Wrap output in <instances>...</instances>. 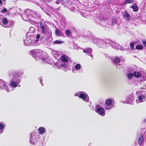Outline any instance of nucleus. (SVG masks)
I'll return each instance as SVG.
<instances>
[{"mask_svg": "<svg viewBox=\"0 0 146 146\" xmlns=\"http://www.w3.org/2000/svg\"><path fill=\"white\" fill-rule=\"evenodd\" d=\"M133 75L137 78H139L141 77V74L140 72H137L136 71H134L133 73Z\"/></svg>", "mask_w": 146, "mask_h": 146, "instance_id": "nucleus-13", "label": "nucleus"}, {"mask_svg": "<svg viewBox=\"0 0 146 146\" xmlns=\"http://www.w3.org/2000/svg\"><path fill=\"white\" fill-rule=\"evenodd\" d=\"M20 81L19 78H13L11 81L10 85L14 88L16 87L18 84L20 83Z\"/></svg>", "mask_w": 146, "mask_h": 146, "instance_id": "nucleus-1", "label": "nucleus"}, {"mask_svg": "<svg viewBox=\"0 0 146 146\" xmlns=\"http://www.w3.org/2000/svg\"><path fill=\"white\" fill-rule=\"evenodd\" d=\"M123 16L126 19V20L127 21H129L131 19V17L129 15L126 11H125L124 12Z\"/></svg>", "mask_w": 146, "mask_h": 146, "instance_id": "nucleus-6", "label": "nucleus"}, {"mask_svg": "<svg viewBox=\"0 0 146 146\" xmlns=\"http://www.w3.org/2000/svg\"><path fill=\"white\" fill-rule=\"evenodd\" d=\"M23 73L19 72H16L13 74V77L15 78H18V77H20Z\"/></svg>", "mask_w": 146, "mask_h": 146, "instance_id": "nucleus-9", "label": "nucleus"}, {"mask_svg": "<svg viewBox=\"0 0 146 146\" xmlns=\"http://www.w3.org/2000/svg\"><path fill=\"white\" fill-rule=\"evenodd\" d=\"M135 43V42H132L130 43V47L131 50H133L134 49V46Z\"/></svg>", "mask_w": 146, "mask_h": 146, "instance_id": "nucleus-21", "label": "nucleus"}, {"mask_svg": "<svg viewBox=\"0 0 146 146\" xmlns=\"http://www.w3.org/2000/svg\"><path fill=\"white\" fill-rule=\"evenodd\" d=\"M65 33L66 35L68 36H71L70 34L71 33V31L68 30H66L65 31Z\"/></svg>", "mask_w": 146, "mask_h": 146, "instance_id": "nucleus-24", "label": "nucleus"}, {"mask_svg": "<svg viewBox=\"0 0 146 146\" xmlns=\"http://www.w3.org/2000/svg\"><path fill=\"white\" fill-rule=\"evenodd\" d=\"M96 112L102 116H104L105 115V112L104 109L102 108H98Z\"/></svg>", "mask_w": 146, "mask_h": 146, "instance_id": "nucleus-5", "label": "nucleus"}, {"mask_svg": "<svg viewBox=\"0 0 146 146\" xmlns=\"http://www.w3.org/2000/svg\"><path fill=\"white\" fill-rule=\"evenodd\" d=\"M39 27L42 29V33L44 34L46 33V29L45 28L44 24L42 22L40 23Z\"/></svg>", "mask_w": 146, "mask_h": 146, "instance_id": "nucleus-7", "label": "nucleus"}, {"mask_svg": "<svg viewBox=\"0 0 146 146\" xmlns=\"http://www.w3.org/2000/svg\"><path fill=\"white\" fill-rule=\"evenodd\" d=\"M131 97L132 98V99L133 98V96L132 95L131 96Z\"/></svg>", "mask_w": 146, "mask_h": 146, "instance_id": "nucleus-35", "label": "nucleus"}, {"mask_svg": "<svg viewBox=\"0 0 146 146\" xmlns=\"http://www.w3.org/2000/svg\"><path fill=\"white\" fill-rule=\"evenodd\" d=\"M40 37V35L39 34H37L36 36V40H35L36 42H37L38 41V39H39Z\"/></svg>", "mask_w": 146, "mask_h": 146, "instance_id": "nucleus-30", "label": "nucleus"}, {"mask_svg": "<svg viewBox=\"0 0 146 146\" xmlns=\"http://www.w3.org/2000/svg\"><path fill=\"white\" fill-rule=\"evenodd\" d=\"M143 48V47L142 44H138L136 46V49L137 50H141Z\"/></svg>", "mask_w": 146, "mask_h": 146, "instance_id": "nucleus-20", "label": "nucleus"}, {"mask_svg": "<svg viewBox=\"0 0 146 146\" xmlns=\"http://www.w3.org/2000/svg\"><path fill=\"white\" fill-rule=\"evenodd\" d=\"M131 7L133 8V11H137L138 10L137 6L135 4L132 6Z\"/></svg>", "mask_w": 146, "mask_h": 146, "instance_id": "nucleus-19", "label": "nucleus"}, {"mask_svg": "<svg viewBox=\"0 0 146 146\" xmlns=\"http://www.w3.org/2000/svg\"><path fill=\"white\" fill-rule=\"evenodd\" d=\"M5 125L0 123V130H1L4 128Z\"/></svg>", "mask_w": 146, "mask_h": 146, "instance_id": "nucleus-29", "label": "nucleus"}, {"mask_svg": "<svg viewBox=\"0 0 146 146\" xmlns=\"http://www.w3.org/2000/svg\"><path fill=\"white\" fill-rule=\"evenodd\" d=\"M79 97L83 100H84L86 98V96L84 94L81 93L80 94Z\"/></svg>", "mask_w": 146, "mask_h": 146, "instance_id": "nucleus-17", "label": "nucleus"}, {"mask_svg": "<svg viewBox=\"0 0 146 146\" xmlns=\"http://www.w3.org/2000/svg\"><path fill=\"white\" fill-rule=\"evenodd\" d=\"M30 142H32H32V138H31L30 139Z\"/></svg>", "mask_w": 146, "mask_h": 146, "instance_id": "nucleus-34", "label": "nucleus"}, {"mask_svg": "<svg viewBox=\"0 0 146 146\" xmlns=\"http://www.w3.org/2000/svg\"><path fill=\"white\" fill-rule=\"evenodd\" d=\"M117 21V17L116 16H115L113 18L112 21V25H114L116 24Z\"/></svg>", "mask_w": 146, "mask_h": 146, "instance_id": "nucleus-15", "label": "nucleus"}, {"mask_svg": "<svg viewBox=\"0 0 146 146\" xmlns=\"http://www.w3.org/2000/svg\"><path fill=\"white\" fill-rule=\"evenodd\" d=\"M64 0H58L56 2V4H58L61 3L62 4H64Z\"/></svg>", "mask_w": 146, "mask_h": 146, "instance_id": "nucleus-26", "label": "nucleus"}, {"mask_svg": "<svg viewBox=\"0 0 146 146\" xmlns=\"http://www.w3.org/2000/svg\"><path fill=\"white\" fill-rule=\"evenodd\" d=\"M2 132V131L1 132H0V133H1Z\"/></svg>", "mask_w": 146, "mask_h": 146, "instance_id": "nucleus-36", "label": "nucleus"}, {"mask_svg": "<svg viewBox=\"0 0 146 146\" xmlns=\"http://www.w3.org/2000/svg\"><path fill=\"white\" fill-rule=\"evenodd\" d=\"M75 68L77 70H79L81 68V66L80 64H77L75 66Z\"/></svg>", "mask_w": 146, "mask_h": 146, "instance_id": "nucleus-28", "label": "nucleus"}, {"mask_svg": "<svg viewBox=\"0 0 146 146\" xmlns=\"http://www.w3.org/2000/svg\"><path fill=\"white\" fill-rule=\"evenodd\" d=\"M3 22L4 25H7L8 23V20L6 18H4L3 20Z\"/></svg>", "mask_w": 146, "mask_h": 146, "instance_id": "nucleus-25", "label": "nucleus"}, {"mask_svg": "<svg viewBox=\"0 0 146 146\" xmlns=\"http://www.w3.org/2000/svg\"><path fill=\"white\" fill-rule=\"evenodd\" d=\"M38 131L40 134H43L45 132V129L43 127H40L38 129Z\"/></svg>", "mask_w": 146, "mask_h": 146, "instance_id": "nucleus-12", "label": "nucleus"}, {"mask_svg": "<svg viewBox=\"0 0 146 146\" xmlns=\"http://www.w3.org/2000/svg\"><path fill=\"white\" fill-rule=\"evenodd\" d=\"M61 60L64 62H67L68 61L67 56L66 55L62 56L61 58Z\"/></svg>", "mask_w": 146, "mask_h": 146, "instance_id": "nucleus-10", "label": "nucleus"}, {"mask_svg": "<svg viewBox=\"0 0 146 146\" xmlns=\"http://www.w3.org/2000/svg\"><path fill=\"white\" fill-rule=\"evenodd\" d=\"M7 12V9L5 8H4L1 11V12L2 13H4Z\"/></svg>", "mask_w": 146, "mask_h": 146, "instance_id": "nucleus-31", "label": "nucleus"}, {"mask_svg": "<svg viewBox=\"0 0 146 146\" xmlns=\"http://www.w3.org/2000/svg\"><path fill=\"white\" fill-rule=\"evenodd\" d=\"M6 89L7 92H10L9 89L7 87L5 82L3 80H0V89Z\"/></svg>", "mask_w": 146, "mask_h": 146, "instance_id": "nucleus-3", "label": "nucleus"}, {"mask_svg": "<svg viewBox=\"0 0 146 146\" xmlns=\"http://www.w3.org/2000/svg\"><path fill=\"white\" fill-rule=\"evenodd\" d=\"M31 53L34 57H36V56H40L42 54V53L37 50V51L35 50H31Z\"/></svg>", "mask_w": 146, "mask_h": 146, "instance_id": "nucleus-4", "label": "nucleus"}, {"mask_svg": "<svg viewBox=\"0 0 146 146\" xmlns=\"http://www.w3.org/2000/svg\"><path fill=\"white\" fill-rule=\"evenodd\" d=\"M112 100L111 99H108L106 101L105 104L106 105V109L107 110H109L112 108Z\"/></svg>", "mask_w": 146, "mask_h": 146, "instance_id": "nucleus-2", "label": "nucleus"}, {"mask_svg": "<svg viewBox=\"0 0 146 146\" xmlns=\"http://www.w3.org/2000/svg\"><path fill=\"white\" fill-rule=\"evenodd\" d=\"M133 76H134L133 74L132 73H129L127 76L128 78L129 79L132 78Z\"/></svg>", "mask_w": 146, "mask_h": 146, "instance_id": "nucleus-27", "label": "nucleus"}, {"mask_svg": "<svg viewBox=\"0 0 146 146\" xmlns=\"http://www.w3.org/2000/svg\"><path fill=\"white\" fill-rule=\"evenodd\" d=\"M144 137L142 135H140L139 137V139L138 141V143L141 145L144 141Z\"/></svg>", "mask_w": 146, "mask_h": 146, "instance_id": "nucleus-11", "label": "nucleus"}, {"mask_svg": "<svg viewBox=\"0 0 146 146\" xmlns=\"http://www.w3.org/2000/svg\"><path fill=\"white\" fill-rule=\"evenodd\" d=\"M0 5L1 6H2V3L1 0H0Z\"/></svg>", "mask_w": 146, "mask_h": 146, "instance_id": "nucleus-33", "label": "nucleus"}, {"mask_svg": "<svg viewBox=\"0 0 146 146\" xmlns=\"http://www.w3.org/2000/svg\"><path fill=\"white\" fill-rule=\"evenodd\" d=\"M134 2V1L132 0H127L123 2V3L125 4H127L128 3H132Z\"/></svg>", "mask_w": 146, "mask_h": 146, "instance_id": "nucleus-23", "label": "nucleus"}, {"mask_svg": "<svg viewBox=\"0 0 146 146\" xmlns=\"http://www.w3.org/2000/svg\"><path fill=\"white\" fill-rule=\"evenodd\" d=\"M83 50L84 53H87L89 54L91 53L92 51V49L90 48H88L86 50L83 49Z\"/></svg>", "mask_w": 146, "mask_h": 146, "instance_id": "nucleus-16", "label": "nucleus"}, {"mask_svg": "<svg viewBox=\"0 0 146 146\" xmlns=\"http://www.w3.org/2000/svg\"><path fill=\"white\" fill-rule=\"evenodd\" d=\"M75 96H77L78 95H76V94L75 95Z\"/></svg>", "mask_w": 146, "mask_h": 146, "instance_id": "nucleus-37", "label": "nucleus"}, {"mask_svg": "<svg viewBox=\"0 0 146 146\" xmlns=\"http://www.w3.org/2000/svg\"><path fill=\"white\" fill-rule=\"evenodd\" d=\"M120 62V59L118 57H116L113 60V62L114 63H117Z\"/></svg>", "mask_w": 146, "mask_h": 146, "instance_id": "nucleus-18", "label": "nucleus"}, {"mask_svg": "<svg viewBox=\"0 0 146 146\" xmlns=\"http://www.w3.org/2000/svg\"><path fill=\"white\" fill-rule=\"evenodd\" d=\"M63 42V41L56 40L54 41L53 44H62Z\"/></svg>", "mask_w": 146, "mask_h": 146, "instance_id": "nucleus-22", "label": "nucleus"}, {"mask_svg": "<svg viewBox=\"0 0 146 146\" xmlns=\"http://www.w3.org/2000/svg\"><path fill=\"white\" fill-rule=\"evenodd\" d=\"M55 33L56 35L57 36H62L64 35L63 33L58 29H56L55 31Z\"/></svg>", "mask_w": 146, "mask_h": 146, "instance_id": "nucleus-8", "label": "nucleus"}, {"mask_svg": "<svg viewBox=\"0 0 146 146\" xmlns=\"http://www.w3.org/2000/svg\"><path fill=\"white\" fill-rule=\"evenodd\" d=\"M142 42L144 46L146 47V40H142Z\"/></svg>", "mask_w": 146, "mask_h": 146, "instance_id": "nucleus-32", "label": "nucleus"}, {"mask_svg": "<svg viewBox=\"0 0 146 146\" xmlns=\"http://www.w3.org/2000/svg\"><path fill=\"white\" fill-rule=\"evenodd\" d=\"M145 96L142 95H141L139 97V100L141 102H143L145 100Z\"/></svg>", "mask_w": 146, "mask_h": 146, "instance_id": "nucleus-14", "label": "nucleus"}]
</instances>
